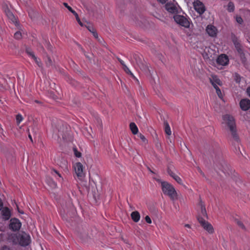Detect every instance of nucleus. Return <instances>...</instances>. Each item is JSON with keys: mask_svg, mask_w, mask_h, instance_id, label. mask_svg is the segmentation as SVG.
Segmentation results:
<instances>
[{"mask_svg": "<svg viewBox=\"0 0 250 250\" xmlns=\"http://www.w3.org/2000/svg\"><path fill=\"white\" fill-rule=\"evenodd\" d=\"M145 221L148 223V224H151L152 223L151 219L149 217V216L146 215L145 218Z\"/></svg>", "mask_w": 250, "mask_h": 250, "instance_id": "34", "label": "nucleus"}, {"mask_svg": "<svg viewBox=\"0 0 250 250\" xmlns=\"http://www.w3.org/2000/svg\"><path fill=\"white\" fill-rule=\"evenodd\" d=\"M139 137L143 142L146 143V142H147V140L146 139L145 136L143 135V134H140L139 135Z\"/></svg>", "mask_w": 250, "mask_h": 250, "instance_id": "33", "label": "nucleus"}, {"mask_svg": "<svg viewBox=\"0 0 250 250\" xmlns=\"http://www.w3.org/2000/svg\"><path fill=\"white\" fill-rule=\"evenodd\" d=\"M28 136H29V138H30V139L31 140V141H32V137H31V135L29 134L28 135Z\"/></svg>", "mask_w": 250, "mask_h": 250, "instance_id": "51", "label": "nucleus"}, {"mask_svg": "<svg viewBox=\"0 0 250 250\" xmlns=\"http://www.w3.org/2000/svg\"><path fill=\"white\" fill-rule=\"evenodd\" d=\"M21 223L17 218H12L9 224V229L14 231H18L21 228Z\"/></svg>", "mask_w": 250, "mask_h": 250, "instance_id": "7", "label": "nucleus"}, {"mask_svg": "<svg viewBox=\"0 0 250 250\" xmlns=\"http://www.w3.org/2000/svg\"><path fill=\"white\" fill-rule=\"evenodd\" d=\"M162 190L165 195H167L171 200L177 199V193L172 185L167 182H161Z\"/></svg>", "mask_w": 250, "mask_h": 250, "instance_id": "3", "label": "nucleus"}, {"mask_svg": "<svg viewBox=\"0 0 250 250\" xmlns=\"http://www.w3.org/2000/svg\"><path fill=\"white\" fill-rule=\"evenodd\" d=\"M14 37L15 39L20 40L21 38L22 35L20 31L16 32L14 35Z\"/></svg>", "mask_w": 250, "mask_h": 250, "instance_id": "27", "label": "nucleus"}, {"mask_svg": "<svg viewBox=\"0 0 250 250\" xmlns=\"http://www.w3.org/2000/svg\"><path fill=\"white\" fill-rule=\"evenodd\" d=\"M92 33L93 34V36L96 38L97 39L98 38V33L94 30L92 32Z\"/></svg>", "mask_w": 250, "mask_h": 250, "instance_id": "39", "label": "nucleus"}, {"mask_svg": "<svg viewBox=\"0 0 250 250\" xmlns=\"http://www.w3.org/2000/svg\"><path fill=\"white\" fill-rule=\"evenodd\" d=\"M201 215L204 217H207V211L206 210L205 207L202 205V203H201Z\"/></svg>", "mask_w": 250, "mask_h": 250, "instance_id": "25", "label": "nucleus"}, {"mask_svg": "<svg viewBox=\"0 0 250 250\" xmlns=\"http://www.w3.org/2000/svg\"><path fill=\"white\" fill-rule=\"evenodd\" d=\"M225 167H226L227 168H228V166L227 165H225Z\"/></svg>", "mask_w": 250, "mask_h": 250, "instance_id": "54", "label": "nucleus"}, {"mask_svg": "<svg viewBox=\"0 0 250 250\" xmlns=\"http://www.w3.org/2000/svg\"><path fill=\"white\" fill-rule=\"evenodd\" d=\"M74 167L78 177H82L84 176L83 166L80 162L76 163Z\"/></svg>", "mask_w": 250, "mask_h": 250, "instance_id": "9", "label": "nucleus"}, {"mask_svg": "<svg viewBox=\"0 0 250 250\" xmlns=\"http://www.w3.org/2000/svg\"><path fill=\"white\" fill-rule=\"evenodd\" d=\"M4 12L7 18L11 21V22L14 23L16 25H17L18 23L17 18L9 9L8 7H6L4 9Z\"/></svg>", "mask_w": 250, "mask_h": 250, "instance_id": "14", "label": "nucleus"}, {"mask_svg": "<svg viewBox=\"0 0 250 250\" xmlns=\"http://www.w3.org/2000/svg\"><path fill=\"white\" fill-rule=\"evenodd\" d=\"M35 102L36 103H38V104L40 103V101H38V100H36Z\"/></svg>", "mask_w": 250, "mask_h": 250, "instance_id": "52", "label": "nucleus"}, {"mask_svg": "<svg viewBox=\"0 0 250 250\" xmlns=\"http://www.w3.org/2000/svg\"><path fill=\"white\" fill-rule=\"evenodd\" d=\"M236 21L238 23H239L240 24L242 23V22L243 21L242 18L240 16L236 17Z\"/></svg>", "mask_w": 250, "mask_h": 250, "instance_id": "35", "label": "nucleus"}, {"mask_svg": "<svg viewBox=\"0 0 250 250\" xmlns=\"http://www.w3.org/2000/svg\"><path fill=\"white\" fill-rule=\"evenodd\" d=\"M26 52L28 54L29 57H31L32 59H33L35 61L36 63L37 64V65L39 67L42 68V63L41 61L40 60V59H38L37 57H36V56L35 55L34 52L31 49H30L29 48L26 49Z\"/></svg>", "mask_w": 250, "mask_h": 250, "instance_id": "11", "label": "nucleus"}, {"mask_svg": "<svg viewBox=\"0 0 250 250\" xmlns=\"http://www.w3.org/2000/svg\"><path fill=\"white\" fill-rule=\"evenodd\" d=\"M63 5H64V6L67 8V9L70 11L71 12V13H73V11L74 10L70 6L68 5V4L67 3H63Z\"/></svg>", "mask_w": 250, "mask_h": 250, "instance_id": "32", "label": "nucleus"}, {"mask_svg": "<svg viewBox=\"0 0 250 250\" xmlns=\"http://www.w3.org/2000/svg\"><path fill=\"white\" fill-rule=\"evenodd\" d=\"M198 170L201 173V174H202L203 176H204V173L203 172L200 168L198 167Z\"/></svg>", "mask_w": 250, "mask_h": 250, "instance_id": "46", "label": "nucleus"}, {"mask_svg": "<svg viewBox=\"0 0 250 250\" xmlns=\"http://www.w3.org/2000/svg\"><path fill=\"white\" fill-rule=\"evenodd\" d=\"M117 60L120 62V63L122 64L123 67L125 65V62L121 59H120V58L118 57L117 58Z\"/></svg>", "mask_w": 250, "mask_h": 250, "instance_id": "37", "label": "nucleus"}, {"mask_svg": "<svg viewBox=\"0 0 250 250\" xmlns=\"http://www.w3.org/2000/svg\"><path fill=\"white\" fill-rule=\"evenodd\" d=\"M48 184L52 188H56L57 186V183L52 179H48L47 180Z\"/></svg>", "mask_w": 250, "mask_h": 250, "instance_id": "24", "label": "nucleus"}, {"mask_svg": "<svg viewBox=\"0 0 250 250\" xmlns=\"http://www.w3.org/2000/svg\"><path fill=\"white\" fill-rule=\"evenodd\" d=\"M240 106L244 111L249 110L250 108V100L248 99H242L240 102Z\"/></svg>", "mask_w": 250, "mask_h": 250, "instance_id": "15", "label": "nucleus"}, {"mask_svg": "<svg viewBox=\"0 0 250 250\" xmlns=\"http://www.w3.org/2000/svg\"><path fill=\"white\" fill-rule=\"evenodd\" d=\"M2 218L5 220H8L11 216V212L8 208H4L1 211Z\"/></svg>", "mask_w": 250, "mask_h": 250, "instance_id": "18", "label": "nucleus"}, {"mask_svg": "<svg viewBox=\"0 0 250 250\" xmlns=\"http://www.w3.org/2000/svg\"><path fill=\"white\" fill-rule=\"evenodd\" d=\"M237 225L242 229H245V226L240 221H237Z\"/></svg>", "mask_w": 250, "mask_h": 250, "instance_id": "36", "label": "nucleus"}, {"mask_svg": "<svg viewBox=\"0 0 250 250\" xmlns=\"http://www.w3.org/2000/svg\"><path fill=\"white\" fill-rule=\"evenodd\" d=\"M185 227H186V228H190V225L189 224H186L185 225Z\"/></svg>", "mask_w": 250, "mask_h": 250, "instance_id": "49", "label": "nucleus"}, {"mask_svg": "<svg viewBox=\"0 0 250 250\" xmlns=\"http://www.w3.org/2000/svg\"><path fill=\"white\" fill-rule=\"evenodd\" d=\"M210 82L215 88V87H218V85H221L222 83L218 77L216 75H212L211 78L210 79Z\"/></svg>", "mask_w": 250, "mask_h": 250, "instance_id": "16", "label": "nucleus"}, {"mask_svg": "<svg viewBox=\"0 0 250 250\" xmlns=\"http://www.w3.org/2000/svg\"><path fill=\"white\" fill-rule=\"evenodd\" d=\"M215 89L216 90V93L218 95V97L220 99H222L223 97V94H222L220 88L218 87H215Z\"/></svg>", "mask_w": 250, "mask_h": 250, "instance_id": "29", "label": "nucleus"}, {"mask_svg": "<svg viewBox=\"0 0 250 250\" xmlns=\"http://www.w3.org/2000/svg\"><path fill=\"white\" fill-rule=\"evenodd\" d=\"M1 250H11L10 248L7 246L2 247Z\"/></svg>", "mask_w": 250, "mask_h": 250, "instance_id": "41", "label": "nucleus"}, {"mask_svg": "<svg viewBox=\"0 0 250 250\" xmlns=\"http://www.w3.org/2000/svg\"><path fill=\"white\" fill-rule=\"evenodd\" d=\"M232 41L238 54L244 52L240 42L237 37L234 36L232 39Z\"/></svg>", "mask_w": 250, "mask_h": 250, "instance_id": "13", "label": "nucleus"}, {"mask_svg": "<svg viewBox=\"0 0 250 250\" xmlns=\"http://www.w3.org/2000/svg\"><path fill=\"white\" fill-rule=\"evenodd\" d=\"M167 172L168 174L172 177L178 184H182V180L181 178L175 174L171 170H170L169 168L167 169Z\"/></svg>", "mask_w": 250, "mask_h": 250, "instance_id": "17", "label": "nucleus"}, {"mask_svg": "<svg viewBox=\"0 0 250 250\" xmlns=\"http://www.w3.org/2000/svg\"><path fill=\"white\" fill-rule=\"evenodd\" d=\"M165 133L168 135H170L171 134L170 127L167 123H165Z\"/></svg>", "mask_w": 250, "mask_h": 250, "instance_id": "22", "label": "nucleus"}, {"mask_svg": "<svg viewBox=\"0 0 250 250\" xmlns=\"http://www.w3.org/2000/svg\"><path fill=\"white\" fill-rule=\"evenodd\" d=\"M54 171L60 177L62 178L61 175L56 170H54Z\"/></svg>", "mask_w": 250, "mask_h": 250, "instance_id": "47", "label": "nucleus"}, {"mask_svg": "<svg viewBox=\"0 0 250 250\" xmlns=\"http://www.w3.org/2000/svg\"><path fill=\"white\" fill-rule=\"evenodd\" d=\"M193 6L195 10L200 15L203 14L205 11V5L199 0L195 1L193 2Z\"/></svg>", "mask_w": 250, "mask_h": 250, "instance_id": "8", "label": "nucleus"}, {"mask_svg": "<svg viewBox=\"0 0 250 250\" xmlns=\"http://www.w3.org/2000/svg\"><path fill=\"white\" fill-rule=\"evenodd\" d=\"M247 93L248 96L250 97V86L248 87L247 89Z\"/></svg>", "mask_w": 250, "mask_h": 250, "instance_id": "44", "label": "nucleus"}, {"mask_svg": "<svg viewBox=\"0 0 250 250\" xmlns=\"http://www.w3.org/2000/svg\"><path fill=\"white\" fill-rule=\"evenodd\" d=\"M88 30H89L90 32H91V33H92V31H93L94 30L93 28L91 29V28H88Z\"/></svg>", "mask_w": 250, "mask_h": 250, "instance_id": "48", "label": "nucleus"}, {"mask_svg": "<svg viewBox=\"0 0 250 250\" xmlns=\"http://www.w3.org/2000/svg\"><path fill=\"white\" fill-rule=\"evenodd\" d=\"M129 128L133 134H137L138 132V128L134 123H131L129 125Z\"/></svg>", "mask_w": 250, "mask_h": 250, "instance_id": "20", "label": "nucleus"}, {"mask_svg": "<svg viewBox=\"0 0 250 250\" xmlns=\"http://www.w3.org/2000/svg\"><path fill=\"white\" fill-rule=\"evenodd\" d=\"M46 43H47V44L48 45V49H51V48H50L51 45L49 43H47V42H46Z\"/></svg>", "mask_w": 250, "mask_h": 250, "instance_id": "50", "label": "nucleus"}, {"mask_svg": "<svg viewBox=\"0 0 250 250\" xmlns=\"http://www.w3.org/2000/svg\"><path fill=\"white\" fill-rule=\"evenodd\" d=\"M18 211L20 213L23 214V212L22 211H20L19 210Z\"/></svg>", "mask_w": 250, "mask_h": 250, "instance_id": "53", "label": "nucleus"}, {"mask_svg": "<svg viewBox=\"0 0 250 250\" xmlns=\"http://www.w3.org/2000/svg\"><path fill=\"white\" fill-rule=\"evenodd\" d=\"M235 80L236 83H240L241 81V76L237 73L235 74Z\"/></svg>", "mask_w": 250, "mask_h": 250, "instance_id": "31", "label": "nucleus"}, {"mask_svg": "<svg viewBox=\"0 0 250 250\" xmlns=\"http://www.w3.org/2000/svg\"><path fill=\"white\" fill-rule=\"evenodd\" d=\"M206 32L208 35L212 37H215L217 36L218 30L216 27L212 24L208 25L206 27Z\"/></svg>", "mask_w": 250, "mask_h": 250, "instance_id": "12", "label": "nucleus"}, {"mask_svg": "<svg viewBox=\"0 0 250 250\" xmlns=\"http://www.w3.org/2000/svg\"><path fill=\"white\" fill-rule=\"evenodd\" d=\"M174 21L180 25L185 28H188L190 25L189 19L180 15H175L173 16Z\"/></svg>", "mask_w": 250, "mask_h": 250, "instance_id": "5", "label": "nucleus"}, {"mask_svg": "<svg viewBox=\"0 0 250 250\" xmlns=\"http://www.w3.org/2000/svg\"><path fill=\"white\" fill-rule=\"evenodd\" d=\"M123 69L126 73L130 75L133 77H134L133 74L132 73V72L130 71L129 69L127 67L126 65L123 66Z\"/></svg>", "mask_w": 250, "mask_h": 250, "instance_id": "28", "label": "nucleus"}, {"mask_svg": "<svg viewBox=\"0 0 250 250\" xmlns=\"http://www.w3.org/2000/svg\"><path fill=\"white\" fill-rule=\"evenodd\" d=\"M222 124L228 127L233 139L238 142L239 141V138L237 133L236 121L234 117L227 114L222 116Z\"/></svg>", "mask_w": 250, "mask_h": 250, "instance_id": "2", "label": "nucleus"}, {"mask_svg": "<svg viewBox=\"0 0 250 250\" xmlns=\"http://www.w3.org/2000/svg\"><path fill=\"white\" fill-rule=\"evenodd\" d=\"M77 21H78V22L79 23V24L81 25V26H83V23H82L80 18H79L78 19H77Z\"/></svg>", "mask_w": 250, "mask_h": 250, "instance_id": "45", "label": "nucleus"}, {"mask_svg": "<svg viewBox=\"0 0 250 250\" xmlns=\"http://www.w3.org/2000/svg\"><path fill=\"white\" fill-rule=\"evenodd\" d=\"M51 64H52L51 60L50 58L48 57V61H47V62H46V64L47 65H51Z\"/></svg>", "mask_w": 250, "mask_h": 250, "instance_id": "40", "label": "nucleus"}, {"mask_svg": "<svg viewBox=\"0 0 250 250\" xmlns=\"http://www.w3.org/2000/svg\"><path fill=\"white\" fill-rule=\"evenodd\" d=\"M166 10L169 13L177 14L181 9L174 0H168L165 4Z\"/></svg>", "mask_w": 250, "mask_h": 250, "instance_id": "4", "label": "nucleus"}, {"mask_svg": "<svg viewBox=\"0 0 250 250\" xmlns=\"http://www.w3.org/2000/svg\"><path fill=\"white\" fill-rule=\"evenodd\" d=\"M216 62L219 65L225 66L229 63V60L227 55L221 54L218 57Z\"/></svg>", "mask_w": 250, "mask_h": 250, "instance_id": "10", "label": "nucleus"}, {"mask_svg": "<svg viewBox=\"0 0 250 250\" xmlns=\"http://www.w3.org/2000/svg\"><path fill=\"white\" fill-rule=\"evenodd\" d=\"M168 0H157V1L162 4L166 3Z\"/></svg>", "mask_w": 250, "mask_h": 250, "instance_id": "42", "label": "nucleus"}, {"mask_svg": "<svg viewBox=\"0 0 250 250\" xmlns=\"http://www.w3.org/2000/svg\"><path fill=\"white\" fill-rule=\"evenodd\" d=\"M131 217L133 221L136 223L138 222L140 219V215L138 211H133L131 213Z\"/></svg>", "mask_w": 250, "mask_h": 250, "instance_id": "19", "label": "nucleus"}, {"mask_svg": "<svg viewBox=\"0 0 250 250\" xmlns=\"http://www.w3.org/2000/svg\"><path fill=\"white\" fill-rule=\"evenodd\" d=\"M75 156L76 157L80 158L81 157V153L78 151L76 148L73 149Z\"/></svg>", "mask_w": 250, "mask_h": 250, "instance_id": "30", "label": "nucleus"}, {"mask_svg": "<svg viewBox=\"0 0 250 250\" xmlns=\"http://www.w3.org/2000/svg\"><path fill=\"white\" fill-rule=\"evenodd\" d=\"M198 220L202 227L209 233L212 234L214 232V229L211 224L206 221L202 217L198 216Z\"/></svg>", "mask_w": 250, "mask_h": 250, "instance_id": "6", "label": "nucleus"}, {"mask_svg": "<svg viewBox=\"0 0 250 250\" xmlns=\"http://www.w3.org/2000/svg\"><path fill=\"white\" fill-rule=\"evenodd\" d=\"M72 13L73 14V15L75 16L76 20L79 18L78 14L76 13V12L74 10L73 13Z\"/></svg>", "mask_w": 250, "mask_h": 250, "instance_id": "43", "label": "nucleus"}, {"mask_svg": "<svg viewBox=\"0 0 250 250\" xmlns=\"http://www.w3.org/2000/svg\"><path fill=\"white\" fill-rule=\"evenodd\" d=\"M23 117L20 114L17 115L16 116V122L18 125H19L23 120Z\"/></svg>", "mask_w": 250, "mask_h": 250, "instance_id": "26", "label": "nucleus"}, {"mask_svg": "<svg viewBox=\"0 0 250 250\" xmlns=\"http://www.w3.org/2000/svg\"><path fill=\"white\" fill-rule=\"evenodd\" d=\"M222 167L221 168V171H222V172H223L225 174H229V173L226 171V168L225 167V166L222 165Z\"/></svg>", "mask_w": 250, "mask_h": 250, "instance_id": "38", "label": "nucleus"}, {"mask_svg": "<svg viewBox=\"0 0 250 250\" xmlns=\"http://www.w3.org/2000/svg\"><path fill=\"white\" fill-rule=\"evenodd\" d=\"M239 55L242 63L245 67H246L247 65V61L244 52L239 54Z\"/></svg>", "mask_w": 250, "mask_h": 250, "instance_id": "21", "label": "nucleus"}, {"mask_svg": "<svg viewBox=\"0 0 250 250\" xmlns=\"http://www.w3.org/2000/svg\"><path fill=\"white\" fill-rule=\"evenodd\" d=\"M227 10L229 12H232L234 10V5L231 1H229L228 5Z\"/></svg>", "mask_w": 250, "mask_h": 250, "instance_id": "23", "label": "nucleus"}, {"mask_svg": "<svg viewBox=\"0 0 250 250\" xmlns=\"http://www.w3.org/2000/svg\"><path fill=\"white\" fill-rule=\"evenodd\" d=\"M7 240L14 245L19 244L23 247L29 245L31 242L30 235L25 232L9 234Z\"/></svg>", "mask_w": 250, "mask_h": 250, "instance_id": "1", "label": "nucleus"}]
</instances>
